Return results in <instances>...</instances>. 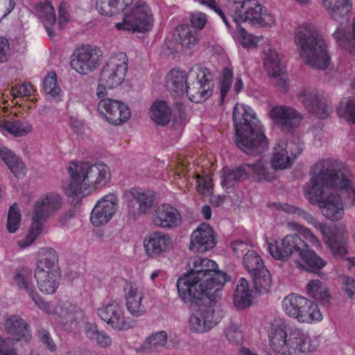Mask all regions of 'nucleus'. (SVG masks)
<instances>
[{"mask_svg": "<svg viewBox=\"0 0 355 355\" xmlns=\"http://www.w3.org/2000/svg\"><path fill=\"white\" fill-rule=\"evenodd\" d=\"M311 187L304 188V193L310 202L317 205L323 216L331 220H338L344 214L343 205L340 196H335L332 189H339L346 193L349 205L355 204V187L349 180L351 173L343 164H333L329 160H322L311 168Z\"/></svg>", "mask_w": 355, "mask_h": 355, "instance_id": "nucleus-1", "label": "nucleus"}, {"mask_svg": "<svg viewBox=\"0 0 355 355\" xmlns=\"http://www.w3.org/2000/svg\"><path fill=\"white\" fill-rule=\"evenodd\" d=\"M236 146L246 154L256 156L268 147V140L248 106L236 104L233 111Z\"/></svg>", "mask_w": 355, "mask_h": 355, "instance_id": "nucleus-2", "label": "nucleus"}, {"mask_svg": "<svg viewBox=\"0 0 355 355\" xmlns=\"http://www.w3.org/2000/svg\"><path fill=\"white\" fill-rule=\"evenodd\" d=\"M295 43L303 62L315 69H325L329 64L324 41L314 28L302 26L295 35Z\"/></svg>", "mask_w": 355, "mask_h": 355, "instance_id": "nucleus-3", "label": "nucleus"}, {"mask_svg": "<svg viewBox=\"0 0 355 355\" xmlns=\"http://www.w3.org/2000/svg\"><path fill=\"white\" fill-rule=\"evenodd\" d=\"M68 170L71 176L68 192L74 196H84L91 186H104L111 177L109 168L103 162H72Z\"/></svg>", "mask_w": 355, "mask_h": 355, "instance_id": "nucleus-4", "label": "nucleus"}, {"mask_svg": "<svg viewBox=\"0 0 355 355\" xmlns=\"http://www.w3.org/2000/svg\"><path fill=\"white\" fill-rule=\"evenodd\" d=\"M179 295L185 303L190 305L191 313L188 320V327L193 333L203 334L209 331L224 315L223 310L216 304L202 298L201 293L188 294L191 299H186L182 295Z\"/></svg>", "mask_w": 355, "mask_h": 355, "instance_id": "nucleus-5", "label": "nucleus"}, {"mask_svg": "<svg viewBox=\"0 0 355 355\" xmlns=\"http://www.w3.org/2000/svg\"><path fill=\"white\" fill-rule=\"evenodd\" d=\"M268 336L273 351L282 355L303 353L310 348V338L306 333L295 329L288 334L286 326L282 323H272Z\"/></svg>", "mask_w": 355, "mask_h": 355, "instance_id": "nucleus-6", "label": "nucleus"}, {"mask_svg": "<svg viewBox=\"0 0 355 355\" xmlns=\"http://www.w3.org/2000/svg\"><path fill=\"white\" fill-rule=\"evenodd\" d=\"M62 205L61 198L55 193H49L35 201L31 214V224L27 235L18 241L20 248L31 245L40 235L44 223L54 214Z\"/></svg>", "mask_w": 355, "mask_h": 355, "instance_id": "nucleus-7", "label": "nucleus"}, {"mask_svg": "<svg viewBox=\"0 0 355 355\" xmlns=\"http://www.w3.org/2000/svg\"><path fill=\"white\" fill-rule=\"evenodd\" d=\"M279 209L288 214H296L309 224L319 229L324 236V242L333 253L343 255L347 252L345 246L347 237L343 230L336 227H327L306 211L288 204L279 205Z\"/></svg>", "mask_w": 355, "mask_h": 355, "instance_id": "nucleus-8", "label": "nucleus"}, {"mask_svg": "<svg viewBox=\"0 0 355 355\" xmlns=\"http://www.w3.org/2000/svg\"><path fill=\"white\" fill-rule=\"evenodd\" d=\"M153 24L150 8L142 0H135L123 14V21L115 24L117 30L143 33L149 31Z\"/></svg>", "mask_w": 355, "mask_h": 355, "instance_id": "nucleus-9", "label": "nucleus"}, {"mask_svg": "<svg viewBox=\"0 0 355 355\" xmlns=\"http://www.w3.org/2000/svg\"><path fill=\"white\" fill-rule=\"evenodd\" d=\"M4 329L11 337L1 340V355H17L15 345L20 341L29 343L32 339L29 324L19 315L6 316Z\"/></svg>", "mask_w": 355, "mask_h": 355, "instance_id": "nucleus-10", "label": "nucleus"}, {"mask_svg": "<svg viewBox=\"0 0 355 355\" xmlns=\"http://www.w3.org/2000/svg\"><path fill=\"white\" fill-rule=\"evenodd\" d=\"M217 268L216 263L211 259L201 257L194 259L191 271L178 279L177 288L179 295H182L186 299H191L188 294H195L198 292V281L203 277H209L210 273Z\"/></svg>", "mask_w": 355, "mask_h": 355, "instance_id": "nucleus-11", "label": "nucleus"}, {"mask_svg": "<svg viewBox=\"0 0 355 355\" xmlns=\"http://www.w3.org/2000/svg\"><path fill=\"white\" fill-rule=\"evenodd\" d=\"M212 78L207 68L199 65L193 67L187 73L186 95L191 101H205L212 94Z\"/></svg>", "mask_w": 355, "mask_h": 355, "instance_id": "nucleus-12", "label": "nucleus"}, {"mask_svg": "<svg viewBox=\"0 0 355 355\" xmlns=\"http://www.w3.org/2000/svg\"><path fill=\"white\" fill-rule=\"evenodd\" d=\"M282 305L286 313L299 322L309 323L322 319L317 304L306 297L291 294L284 297Z\"/></svg>", "mask_w": 355, "mask_h": 355, "instance_id": "nucleus-13", "label": "nucleus"}, {"mask_svg": "<svg viewBox=\"0 0 355 355\" xmlns=\"http://www.w3.org/2000/svg\"><path fill=\"white\" fill-rule=\"evenodd\" d=\"M128 68V59L125 53L119 52L111 56L102 68L99 81L108 89L119 86L124 80Z\"/></svg>", "mask_w": 355, "mask_h": 355, "instance_id": "nucleus-14", "label": "nucleus"}, {"mask_svg": "<svg viewBox=\"0 0 355 355\" xmlns=\"http://www.w3.org/2000/svg\"><path fill=\"white\" fill-rule=\"evenodd\" d=\"M71 67L82 75L88 74L98 67L103 59L101 49L96 46L83 45L72 55Z\"/></svg>", "mask_w": 355, "mask_h": 355, "instance_id": "nucleus-15", "label": "nucleus"}, {"mask_svg": "<svg viewBox=\"0 0 355 355\" xmlns=\"http://www.w3.org/2000/svg\"><path fill=\"white\" fill-rule=\"evenodd\" d=\"M306 245L298 234H293L285 236L280 242L268 243V250L274 259L288 261L292 256L299 257Z\"/></svg>", "mask_w": 355, "mask_h": 355, "instance_id": "nucleus-16", "label": "nucleus"}, {"mask_svg": "<svg viewBox=\"0 0 355 355\" xmlns=\"http://www.w3.org/2000/svg\"><path fill=\"white\" fill-rule=\"evenodd\" d=\"M234 21L236 23L248 22L252 25L271 27L275 24V17L257 0H250L246 3L245 7L235 15Z\"/></svg>", "mask_w": 355, "mask_h": 355, "instance_id": "nucleus-17", "label": "nucleus"}, {"mask_svg": "<svg viewBox=\"0 0 355 355\" xmlns=\"http://www.w3.org/2000/svg\"><path fill=\"white\" fill-rule=\"evenodd\" d=\"M230 277L218 269L210 273L209 277H203L198 281L197 291L201 293L202 298L207 302L216 303L221 297V290Z\"/></svg>", "mask_w": 355, "mask_h": 355, "instance_id": "nucleus-18", "label": "nucleus"}, {"mask_svg": "<svg viewBox=\"0 0 355 355\" xmlns=\"http://www.w3.org/2000/svg\"><path fill=\"white\" fill-rule=\"evenodd\" d=\"M302 151V148L296 143L279 140L274 148L271 162L272 168L277 170L291 167L294 159Z\"/></svg>", "mask_w": 355, "mask_h": 355, "instance_id": "nucleus-19", "label": "nucleus"}, {"mask_svg": "<svg viewBox=\"0 0 355 355\" xmlns=\"http://www.w3.org/2000/svg\"><path fill=\"white\" fill-rule=\"evenodd\" d=\"M98 110L107 121L114 125H120L127 121L131 113L129 107L124 103L112 98L100 101Z\"/></svg>", "mask_w": 355, "mask_h": 355, "instance_id": "nucleus-20", "label": "nucleus"}, {"mask_svg": "<svg viewBox=\"0 0 355 355\" xmlns=\"http://www.w3.org/2000/svg\"><path fill=\"white\" fill-rule=\"evenodd\" d=\"M270 116L284 132H292L299 126L302 115L295 108L284 105L274 107L270 111Z\"/></svg>", "mask_w": 355, "mask_h": 355, "instance_id": "nucleus-21", "label": "nucleus"}, {"mask_svg": "<svg viewBox=\"0 0 355 355\" xmlns=\"http://www.w3.org/2000/svg\"><path fill=\"white\" fill-rule=\"evenodd\" d=\"M297 99L309 112L318 118L325 119L329 116L327 102L317 89L304 88L297 94Z\"/></svg>", "mask_w": 355, "mask_h": 355, "instance_id": "nucleus-22", "label": "nucleus"}, {"mask_svg": "<svg viewBox=\"0 0 355 355\" xmlns=\"http://www.w3.org/2000/svg\"><path fill=\"white\" fill-rule=\"evenodd\" d=\"M128 203V215L133 220L148 214L153 206L155 196L150 191L132 190Z\"/></svg>", "mask_w": 355, "mask_h": 355, "instance_id": "nucleus-23", "label": "nucleus"}, {"mask_svg": "<svg viewBox=\"0 0 355 355\" xmlns=\"http://www.w3.org/2000/svg\"><path fill=\"white\" fill-rule=\"evenodd\" d=\"M118 209V198L115 195L108 194L100 200L91 213L90 220L96 227L108 223Z\"/></svg>", "mask_w": 355, "mask_h": 355, "instance_id": "nucleus-24", "label": "nucleus"}, {"mask_svg": "<svg viewBox=\"0 0 355 355\" xmlns=\"http://www.w3.org/2000/svg\"><path fill=\"white\" fill-rule=\"evenodd\" d=\"M144 246L149 257L156 258L171 249L173 240L168 234L160 231L153 232L145 237Z\"/></svg>", "mask_w": 355, "mask_h": 355, "instance_id": "nucleus-25", "label": "nucleus"}, {"mask_svg": "<svg viewBox=\"0 0 355 355\" xmlns=\"http://www.w3.org/2000/svg\"><path fill=\"white\" fill-rule=\"evenodd\" d=\"M98 316L113 329L125 330L132 327L126 320L121 306L116 302L108 303L98 309Z\"/></svg>", "mask_w": 355, "mask_h": 355, "instance_id": "nucleus-26", "label": "nucleus"}, {"mask_svg": "<svg viewBox=\"0 0 355 355\" xmlns=\"http://www.w3.org/2000/svg\"><path fill=\"white\" fill-rule=\"evenodd\" d=\"M216 244L214 231L206 223H202L191 234L189 249L193 252L204 253L212 249Z\"/></svg>", "mask_w": 355, "mask_h": 355, "instance_id": "nucleus-27", "label": "nucleus"}, {"mask_svg": "<svg viewBox=\"0 0 355 355\" xmlns=\"http://www.w3.org/2000/svg\"><path fill=\"white\" fill-rule=\"evenodd\" d=\"M152 220L157 227L171 229L180 225L182 218L175 208L168 204H162L155 209Z\"/></svg>", "mask_w": 355, "mask_h": 355, "instance_id": "nucleus-28", "label": "nucleus"}, {"mask_svg": "<svg viewBox=\"0 0 355 355\" xmlns=\"http://www.w3.org/2000/svg\"><path fill=\"white\" fill-rule=\"evenodd\" d=\"M123 291L128 311L133 317L143 315L146 312V308L142 304L144 294L139 286L135 283L127 282Z\"/></svg>", "mask_w": 355, "mask_h": 355, "instance_id": "nucleus-29", "label": "nucleus"}, {"mask_svg": "<svg viewBox=\"0 0 355 355\" xmlns=\"http://www.w3.org/2000/svg\"><path fill=\"white\" fill-rule=\"evenodd\" d=\"M166 87L171 96H184L187 94V74L183 71L172 69L166 76Z\"/></svg>", "mask_w": 355, "mask_h": 355, "instance_id": "nucleus-30", "label": "nucleus"}, {"mask_svg": "<svg viewBox=\"0 0 355 355\" xmlns=\"http://www.w3.org/2000/svg\"><path fill=\"white\" fill-rule=\"evenodd\" d=\"M322 3L331 19L340 24L344 20H347L352 8V0H322Z\"/></svg>", "mask_w": 355, "mask_h": 355, "instance_id": "nucleus-31", "label": "nucleus"}, {"mask_svg": "<svg viewBox=\"0 0 355 355\" xmlns=\"http://www.w3.org/2000/svg\"><path fill=\"white\" fill-rule=\"evenodd\" d=\"M173 37L177 43L187 49L193 48L200 41L198 31L188 24L177 26L174 30Z\"/></svg>", "mask_w": 355, "mask_h": 355, "instance_id": "nucleus-32", "label": "nucleus"}, {"mask_svg": "<svg viewBox=\"0 0 355 355\" xmlns=\"http://www.w3.org/2000/svg\"><path fill=\"white\" fill-rule=\"evenodd\" d=\"M7 108L1 107V129L15 137H22L32 132L33 126L28 123H24L15 119V114L12 115H3L2 112H6Z\"/></svg>", "mask_w": 355, "mask_h": 355, "instance_id": "nucleus-33", "label": "nucleus"}, {"mask_svg": "<svg viewBox=\"0 0 355 355\" xmlns=\"http://www.w3.org/2000/svg\"><path fill=\"white\" fill-rule=\"evenodd\" d=\"M14 280L19 289L26 291L35 304L39 307H42L40 303L43 304V302L34 291V286L31 282L32 272L28 268H21L17 269L14 276Z\"/></svg>", "mask_w": 355, "mask_h": 355, "instance_id": "nucleus-34", "label": "nucleus"}, {"mask_svg": "<svg viewBox=\"0 0 355 355\" xmlns=\"http://www.w3.org/2000/svg\"><path fill=\"white\" fill-rule=\"evenodd\" d=\"M35 12L38 17L43 22L44 27L51 38L55 36V33L51 28L56 21L55 10L49 1L40 3L35 7Z\"/></svg>", "mask_w": 355, "mask_h": 355, "instance_id": "nucleus-35", "label": "nucleus"}, {"mask_svg": "<svg viewBox=\"0 0 355 355\" xmlns=\"http://www.w3.org/2000/svg\"><path fill=\"white\" fill-rule=\"evenodd\" d=\"M1 160L17 178H22L26 173L25 164L17 155L6 147H1Z\"/></svg>", "mask_w": 355, "mask_h": 355, "instance_id": "nucleus-36", "label": "nucleus"}, {"mask_svg": "<svg viewBox=\"0 0 355 355\" xmlns=\"http://www.w3.org/2000/svg\"><path fill=\"white\" fill-rule=\"evenodd\" d=\"M60 318V324L64 330L75 331L83 323L84 313L80 309L70 306L63 311Z\"/></svg>", "mask_w": 355, "mask_h": 355, "instance_id": "nucleus-37", "label": "nucleus"}, {"mask_svg": "<svg viewBox=\"0 0 355 355\" xmlns=\"http://www.w3.org/2000/svg\"><path fill=\"white\" fill-rule=\"evenodd\" d=\"M304 263V266L298 263L299 267H305L306 270L318 273L326 265V261L318 256L314 250L307 245L299 257Z\"/></svg>", "mask_w": 355, "mask_h": 355, "instance_id": "nucleus-38", "label": "nucleus"}, {"mask_svg": "<svg viewBox=\"0 0 355 355\" xmlns=\"http://www.w3.org/2000/svg\"><path fill=\"white\" fill-rule=\"evenodd\" d=\"M248 175L247 164H244L232 170L225 171L221 176L220 184L224 189H228L234 186L236 182L247 179Z\"/></svg>", "mask_w": 355, "mask_h": 355, "instance_id": "nucleus-39", "label": "nucleus"}, {"mask_svg": "<svg viewBox=\"0 0 355 355\" xmlns=\"http://www.w3.org/2000/svg\"><path fill=\"white\" fill-rule=\"evenodd\" d=\"M149 115L151 119L157 125L164 126L171 120V110L165 101L155 102L150 107Z\"/></svg>", "mask_w": 355, "mask_h": 355, "instance_id": "nucleus-40", "label": "nucleus"}, {"mask_svg": "<svg viewBox=\"0 0 355 355\" xmlns=\"http://www.w3.org/2000/svg\"><path fill=\"white\" fill-rule=\"evenodd\" d=\"M38 288L46 294L55 293L60 284V273H51L46 275L44 272H39L35 277Z\"/></svg>", "mask_w": 355, "mask_h": 355, "instance_id": "nucleus-41", "label": "nucleus"}, {"mask_svg": "<svg viewBox=\"0 0 355 355\" xmlns=\"http://www.w3.org/2000/svg\"><path fill=\"white\" fill-rule=\"evenodd\" d=\"M234 304L237 309H245L252 304V295L245 279L241 278L235 290Z\"/></svg>", "mask_w": 355, "mask_h": 355, "instance_id": "nucleus-42", "label": "nucleus"}, {"mask_svg": "<svg viewBox=\"0 0 355 355\" xmlns=\"http://www.w3.org/2000/svg\"><path fill=\"white\" fill-rule=\"evenodd\" d=\"M308 295L319 301L323 306H328L330 303L331 296L327 288L318 279L311 280L306 285Z\"/></svg>", "mask_w": 355, "mask_h": 355, "instance_id": "nucleus-43", "label": "nucleus"}, {"mask_svg": "<svg viewBox=\"0 0 355 355\" xmlns=\"http://www.w3.org/2000/svg\"><path fill=\"white\" fill-rule=\"evenodd\" d=\"M247 166L249 175L251 173L255 181H271L273 179L268 163L263 159H260L253 164H247Z\"/></svg>", "mask_w": 355, "mask_h": 355, "instance_id": "nucleus-44", "label": "nucleus"}, {"mask_svg": "<svg viewBox=\"0 0 355 355\" xmlns=\"http://www.w3.org/2000/svg\"><path fill=\"white\" fill-rule=\"evenodd\" d=\"M243 263L250 276L266 268L260 256L254 250H248L243 256Z\"/></svg>", "mask_w": 355, "mask_h": 355, "instance_id": "nucleus-45", "label": "nucleus"}, {"mask_svg": "<svg viewBox=\"0 0 355 355\" xmlns=\"http://www.w3.org/2000/svg\"><path fill=\"white\" fill-rule=\"evenodd\" d=\"M254 288L260 293H268L272 288V279L267 268L251 275Z\"/></svg>", "mask_w": 355, "mask_h": 355, "instance_id": "nucleus-46", "label": "nucleus"}, {"mask_svg": "<svg viewBox=\"0 0 355 355\" xmlns=\"http://www.w3.org/2000/svg\"><path fill=\"white\" fill-rule=\"evenodd\" d=\"M40 263V270H43L44 267L53 268L54 270L60 271L58 267V254L55 250L52 248H47L42 254V257L37 261Z\"/></svg>", "mask_w": 355, "mask_h": 355, "instance_id": "nucleus-47", "label": "nucleus"}, {"mask_svg": "<svg viewBox=\"0 0 355 355\" xmlns=\"http://www.w3.org/2000/svg\"><path fill=\"white\" fill-rule=\"evenodd\" d=\"M167 341V334L165 331H159L149 336L143 344L146 349L153 350L164 347Z\"/></svg>", "mask_w": 355, "mask_h": 355, "instance_id": "nucleus-48", "label": "nucleus"}, {"mask_svg": "<svg viewBox=\"0 0 355 355\" xmlns=\"http://www.w3.org/2000/svg\"><path fill=\"white\" fill-rule=\"evenodd\" d=\"M21 213L18 205L15 202L10 206L7 218L6 229L9 233H15L21 223Z\"/></svg>", "mask_w": 355, "mask_h": 355, "instance_id": "nucleus-49", "label": "nucleus"}, {"mask_svg": "<svg viewBox=\"0 0 355 355\" xmlns=\"http://www.w3.org/2000/svg\"><path fill=\"white\" fill-rule=\"evenodd\" d=\"M338 114L343 117H347L349 121L355 125V100L343 98L337 110Z\"/></svg>", "mask_w": 355, "mask_h": 355, "instance_id": "nucleus-50", "label": "nucleus"}, {"mask_svg": "<svg viewBox=\"0 0 355 355\" xmlns=\"http://www.w3.org/2000/svg\"><path fill=\"white\" fill-rule=\"evenodd\" d=\"M233 78V72L232 69L228 67H225L221 73L220 78V102L223 103L225 98L230 91Z\"/></svg>", "mask_w": 355, "mask_h": 355, "instance_id": "nucleus-51", "label": "nucleus"}, {"mask_svg": "<svg viewBox=\"0 0 355 355\" xmlns=\"http://www.w3.org/2000/svg\"><path fill=\"white\" fill-rule=\"evenodd\" d=\"M263 60L264 65L268 71H280L281 68L284 67V66H282L280 64L277 52L270 48L265 51V58Z\"/></svg>", "mask_w": 355, "mask_h": 355, "instance_id": "nucleus-52", "label": "nucleus"}, {"mask_svg": "<svg viewBox=\"0 0 355 355\" xmlns=\"http://www.w3.org/2000/svg\"><path fill=\"white\" fill-rule=\"evenodd\" d=\"M96 8L100 14L105 16H112L119 12L114 0H97Z\"/></svg>", "mask_w": 355, "mask_h": 355, "instance_id": "nucleus-53", "label": "nucleus"}, {"mask_svg": "<svg viewBox=\"0 0 355 355\" xmlns=\"http://www.w3.org/2000/svg\"><path fill=\"white\" fill-rule=\"evenodd\" d=\"M57 78L54 72L49 73L44 80L43 87L44 92L52 96L59 94L60 89L56 85Z\"/></svg>", "mask_w": 355, "mask_h": 355, "instance_id": "nucleus-54", "label": "nucleus"}, {"mask_svg": "<svg viewBox=\"0 0 355 355\" xmlns=\"http://www.w3.org/2000/svg\"><path fill=\"white\" fill-rule=\"evenodd\" d=\"M271 76L272 83L282 90H286V76L284 67L281 68L280 71H268Z\"/></svg>", "mask_w": 355, "mask_h": 355, "instance_id": "nucleus-55", "label": "nucleus"}, {"mask_svg": "<svg viewBox=\"0 0 355 355\" xmlns=\"http://www.w3.org/2000/svg\"><path fill=\"white\" fill-rule=\"evenodd\" d=\"M37 336L40 341L51 352L56 350L57 346L49 331L43 329H40L37 331Z\"/></svg>", "mask_w": 355, "mask_h": 355, "instance_id": "nucleus-56", "label": "nucleus"}, {"mask_svg": "<svg viewBox=\"0 0 355 355\" xmlns=\"http://www.w3.org/2000/svg\"><path fill=\"white\" fill-rule=\"evenodd\" d=\"M190 22L191 24L190 26H193L194 29L200 31L205 27L207 23V17L202 12H194L190 16Z\"/></svg>", "mask_w": 355, "mask_h": 355, "instance_id": "nucleus-57", "label": "nucleus"}, {"mask_svg": "<svg viewBox=\"0 0 355 355\" xmlns=\"http://www.w3.org/2000/svg\"><path fill=\"white\" fill-rule=\"evenodd\" d=\"M333 37L337 41L340 46L348 48L349 49L348 40L350 39L351 37H345V31L341 25L339 27H338L336 31L333 33Z\"/></svg>", "mask_w": 355, "mask_h": 355, "instance_id": "nucleus-58", "label": "nucleus"}, {"mask_svg": "<svg viewBox=\"0 0 355 355\" xmlns=\"http://www.w3.org/2000/svg\"><path fill=\"white\" fill-rule=\"evenodd\" d=\"M69 20V15L67 11V4L65 3H62L59 6V19L58 24L59 29H62Z\"/></svg>", "mask_w": 355, "mask_h": 355, "instance_id": "nucleus-59", "label": "nucleus"}, {"mask_svg": "<svg viewBox=\"0 0 355 355\" xmlns=\"http://www.w3.org/2000/svg\"><path fill=\"white\" fill-rule=\"evenodd\" d=\"M239 42H240V44L243 47L254 48V47H256V44H257V41L255 40V37L252 35H251L245 31H243L241 33Z\"/></svg>", "mask_w": 355, "mask_h": 355, "instance_id": "nucleus-60", "label": "nucleus"}, {"mask_svg": "<svg viewBox=\"0 0 355 355\" xmlns=\"http://www.w3.org/2000/svg\"><path fill=\"white\" fill-rule=\"evenodd\" d=\"M95 340L98 345L103 348L108 347L112 345L111 338L104 331H99Z\"/></svg>", "mask_w": 355, "mask_h": 355, "instance_id": "nucleus-61", "label": "nucleus"}, {"mask_svg": "<svg viewBox=\"0 0 355 355\" xmlns=\"http://www.w3.org/2000/svg\"><path fill=\"white\" fill-rule=\"evenodd\" d=\"M12 54L10 44L6 38L1 37V62H7Z\"/></svg>", "mask_w": 355, "mask_h": 355, "instance_id": "nucleus-62", "label": "nucleus"}, {"mask_svg": "<svg viewBox=\"0 0 355 355\" xmlns=\"http://www.w3.org/2000/svg\"><path fill=\"white\" fill-rule=\"evenodd\" d=\"M344 290L349 298H352L355 294V279L353 277H345L344 282Z\"/></svg>", "mask_w": 355, "mask_h": 355, "instance_id": "nucleus-63", "label": "nucleus"}, {"mask_svg": "<svg viewBox=\"0 0 355 355\" xmlns=\"http://www.w3.org/2000/svg\"><path fill=\"white\" fill-rule=\"evenodd\" d=\"M198 191L200 192L203 195H206L208 192H209L210 189L212 188V183L211 180L206 177L200 180H198Z\"/></svg>", "mask_w": 355, "mask_h": 355, "instance_id": "nucleus-64", "label": "nucleus"}]
</instances>
